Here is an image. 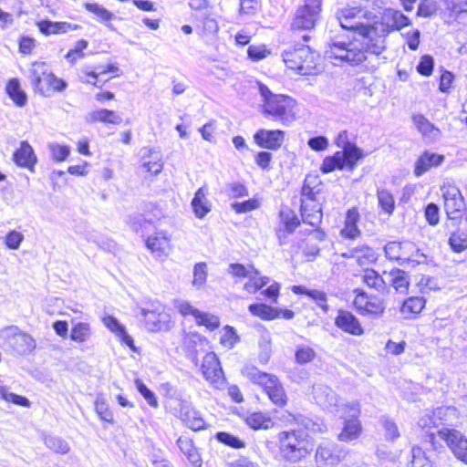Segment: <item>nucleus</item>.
<instances>
[{"label":"nucleus","mask_w":467,"mask_h":467,"mask_svg":"<svg viewBox=\"0 0 467 467\" xmlns=\"http://www.w3.org/2000/svg\"><path fill=\"white\" fill-rule=\"evenodd\" d=\"M372 12L360 6H346L337 12L340 26L350 31L357 32L361 39L346 40L335 38L326 46L325 58L334 65L347 64L357 66L367 59V41L370 40V24Z\"/></svg>","instance_id":"obj_1"},{"label":"nucleus","mask_w":467,"mask_h":467,"mask_svg":"<svg viewBox=\"0 0 467 467\" xmlns=\"http://www.w3.org/2000/svg\"><path fill=\"white\" fill-rule=\"evenodd\" d=\"M410 25V19L401 11L385 9L379 21L370 26V40L367 41V51L379 56L386 49V37L394 31H399Z\"/></svg>","instance_id":"obj_2"},{"label":"nucleus","mask_w":467,"mask_h":467,"mask_svg":"<svg viewBox=\"0 0 467 467\" xmlns=\"http://www.w3.org/2000/svg\"><path fill=\"white\" fill-rule=\"evenodd\" d=\"M262 98V112L265 118L289 125L295 119L296 101L285 95L274 94L266 85L257 82Z\"/></svg>","instance_id":"obj_3"},{"label":"nucleus","mask_w":467,"mask_h":467,"mask_svg":"<svg viewBox=\"0 0 467 467\" xmlns=\"http://www.w3.org/2000/svg\"><path fill=\"white\" fill-rule=\"evenodd\" d=\"M282 57L288 68L307 76L316 74L319 54L307 45L296 44L284 50Z\"/></svg>","instance_id":"obj_4"},{"label":"nucleus","mask_w":467,"mask_h":467,"mask_svg":"<svg viewBox=\"0 0 467 467\" xmlns=\"http://www.w3.org/2000/svg\"><path fill=\"white\" fill-rule=\"evenodd\" d=\"M281 455L291 462H297L312 451L308 434L302 430L281 431L278 434Z\"/></svg>","instance_id":"obj_5"},{"label":"nucleus","mask_w":467,"mask_h":467,"mask_svg":"<svg viewBox=\"0 0 467 467\" xmlns=\"http://www.w3.org/2000/svg\"><path fill=\"white\" fill-rule=\"evenodd\" d=\"M243 373L254 383L262 386L275 405L283 407L286 404V394L276 376L261 372L254 367L244 368Z\"/></svg>","instance_id":"obj_6"},{"label":"nucleus","mask_w":467,"mask_h":467,"mask_svg":"<svg viewBox=\"0 0 467 467\" xmlns=\"http://www.w3.org/2000/svg\"><path fill=\"white\" fill-rule=\"evenodd\" d=\"M317 181V177L306 176L302 187V195L305 197L301 203V217L304 223L313 227H318L322 222L323 213L318 202H316V195L319 189L312 186Z\"/></svg>","instance_id":"obj_7"},{"label":"nucleus","mask_w":467,"mask_h":467,"mask_svg":"<svg viewBox=\"0 0 467 467\" xmlns=\"http://www.w3.org/2000/svg\"><path fill=\"white\" fill-rule=\"evenodd\" d=\"M0 337L5 340L18 355H28L36 348V340L29 334L23 332L16 326H8L0 330Z\"/></svg>","instance_id":"obj_8"},{"label":"nucleus","mask_w":467,"mask_h":467,"mask_svg":"<svg viewBox=\"0 0 467 467\" xmlns=\"http://www.w3.org/2000/svg\"><path fill=\"white\" fill-rule=\"evenodd\" d=\"M323 0H304L295 14L292 28L298 30H310L315 27L322 10Z\"/></svg>","instance_id":"obj_9"},{"label":"nucleus","mask_w":467,"mask_h":467,"mask_svg":"<svg viewBox=\"0 0 467 467\" xmlns=\"http://www.w3.org/2000/svg\"><path fill=\"white\" fill-rule=\"evenodd\" d=\"M344 426L338 434V440L341 441H351L359 437L362 427L358 417L360 415V408L358 402H350L344 405Z\"/></svg>","instance_id":"obj_10"},{"label":"nucleus","mask_w":467,"mask_h":467,"mask_svg":"<svg viewBox=\"0 0 467 467\" xmlns=\"http://www.w3.org/2000/svg\"><path fill=\"white\" fill-rule=\"evenodd\" d=\"M54 74L44 62H35L29 69V79L34 90L44 97L50 96L51 81Z\"/></svg>","instance_id":"obj_11"},{"label":"nucleus","mask_w":467,"mask_h":467,"mask_svg":"<svg viewBox=\"0 0 467 467\" xmlns=\"http://www.w3.org/2000/svg\"><path fill=\"white\" fill-rule=\"evenodd\" d=\"M201 369L205 379L215 388L220 389L224 385L223 371L214 352H209L203 357Z\"/></svg>","instance_id":"obj_12"},{"label":"nucleus","mask_w":467,"mask_h":467,"mask_svg":"<svg viewBox=\"0 0 467 467\" xmlns=\"http://www.w3.org/2000/svg\"><path fill=\"white\" fill-rule=\"evenodd\" d=\"M437 432L447 442L453 454L467 464V438L460 431L449 428H442Z\"/></svg>","instance_id":"obj_13"},{"label":"nucleus","mask_w":467,"mask_h":467,"mask_svg":"<svg viewBox=\"0 0 467 467\" xmlns=\"http://www.w3.org/2000/svg\"><path fill=\"white\" fill-rule=\"evenodd\" d=\"M444 199V208L450 219H455L465 208L464 199L461 191L454 185H444L441 188Z\"/></svg>","instance_id":"obj_14"},{"label":"nucleus","mask_w":467,"mask_h":467,"mask_svg":"<svg viewBox=\"0 0 467 467\" xmlns=\"http://www.w3.org/2000/svg\"><path fill=\"white\" fill-rule=\"evenodd\" d=\"M316 402L325 410L338 411L339 398L337 394L325 384H316L313 387Z\"/></svg>","instance_id":"obj_15"},{"label":"nucleus","mask_w":467,"mask_h":467,"mask_svg":"<svg viewBox=\"0 0 467 467\" xmlns=\"http://www.w3.org/2000/svg\"><path fill=\"white\" fill-rule=\"evenodd\" d=\"M254 142L261 148L278 150L285 140V132L280 130L260 129L254 135Z\"/></svg>","instance_id":"obj_16"},{"label":"nucleus","mask_w":467,"mask_h":467,"mask_svg":"<svg viewBox=\"0 0 467 467\" xmlns=\"http://www.w3.org/2000/svg\"><path fill=\"white\" fill-rule=\"evenodd\" d=\"M344 456V451L336 443L328 441L321 442L316 451L317 461L322 462L324 465L337 464Z\"/></svg>","instance_id":"obj_17"},{"label":"nucleus","mask_w":467,"mask_h":467,"mask_svg":"<svg viewBox=\"0 0 467 467\" xmlns=\"http://www.w3.org/2000/svg\"><path fill=\"white\" fill-rule=\"evenodd\" d=\"M337 327L352 336H361L364 334V328L358 317L351 312L339 309L335 317Z\"/></svg>","instance_id":"obj_18"},{"label":"nucleus","mask_w":467,"mask_h":467,"mask_svg":"<svg viewBox=\"0 0 467 467\" xmlns=\"http://www.w3.org/2000/svg\"><path fill=\"white\" fill-rule=\"evenodd\" d=\"M178 417L188 428L193 431H200L205 427V421L201 413L188 401H180Z\"/></svg>","instance_id":"obj_19"},{"label":"nucleus","mask_w":467,"mask_h":467,"mask_svg":"<svg viewBox=\"0 0 467 467\" xmlns=\"http://www.w3.org/2000/svg\"><path fill=\"white\" fill-rule=\"evenodd\" d=\"M14 162L21 168H26L31 172H35V167L37 163V156L33 147L27 140H22L20 146L13 154Z\"/></svg>","instance_id":"obj_20"},{"label":"nucleus","mask_w":467,"mask_h":467,"mask_svg":"<svg viewBox=\"0 0 467 467\" xmlns=\"http://www.w3.org/2000/svg\"><path fill=\"white\" fill-rule=\"evenodd\" d=\"M141 164L148 172L157 175L163 169L162 157L155 149L144 147L140 150Z\"/></svg>","instance_id":"obj_21"},{"label":"nucleus","mask_w":467,"mask_h":467,"mask_svg":"<svg viewBox=\"0 0 467 467\" xmlns=\"http://www.w3.org/2000/svg\"><path fill=\"white\" fill-rule=\"evenodd\" d=\"M444 161V156L426 150L415 162L414 174L420 177L432 167H438Z\"/></svg>","instance_id":"obj_22"},{"label":"nucleus","mask_w":467,"mask_h":467,"mask_svg":"<svg viewBox=\"0 0 467 467\" xmlns=\"http://www.w3.org/2000/svg\"><path fill=\"white\" fill-rule=\"evenodd\" d=\"M37 27L39 31L46 35H59L67 33L71 30H78L80 28V26L77 24H71L68 22H53L50 20H41L37 22Z\"/></svg>","instance_id":"obj_23"},{"label":"nucleus","mask_w":467,"mask_h":467,"mask_svg":"<svg viewBox=\"0 0 467 467\" xmlns=\"http://www.w3.org/2000/svg\"><path fill=\"white\" fill-rule=\"evenodd\" d=\"M146 245L156 257L167 255L171 250L170 239L164 233H156L149 236Z\"/></svg>","instance_id":"obj_24"},{"label":"nucleus","mask_w":467,"mask_h":467,"mask_svg":"<svg viewBox=\"0 0 467 467\" xmlns=\"http://www.w3.org/2000/svg\"><path fill=\"white\" fill-rule=\"evenodd\" d=\"M145 326L151 332L167 331L171 328V317L166 311L149 315L144 318Z\"/></svg>","instance_id":"obj_25"},{"label":"nucleus","mask_w":467,"mask_h":467,"mask_svg":"<svg viewBox=\"0 0 467 467\" xmlns=\"http://www.w3.org/2000/svg\"><path fill=\"white\" fill-rule=\"evenodd\" d=\"M358 220L359 213L358 209L352 208L348 210L345 219V225L340 232L341 235L348 239H356L361 234L357 225Z\"/></svg>","instance_id":"obj_26"},{"label":"nucleus","mask_w":467,"mask_h":467,"mask_svg":"<svg viewBox=\"0 0 467 467\" xmlns=\"http://www.w3.org/2000/svg\"><path fill=\"white\" fill-rule=\"evenodd\" d=\"M87 121L90 123L102 122L105 124H120L122 118L113 110L100 109L88 113Z\"/></svg>","instance_id":"obj_27"},{"label":"nucleus","mask_w":467,"mask_h":467,"mask_svg":"<svg viewBox=\"0 0 467 467\" xmlns=\"http://www.w3.org/2000/svg\"><path fill=\"white\" fill-rule=\"evenodd\" d=\"M177 445L194 467L202 466L200 454L191 439L185 436H181L177 440Z\"/></svg>","instance_id":"obj_28"},{"label":"nucleus","mask_w":467,"mask_h":467,"mask_svg":"<svg viewBox=\"0 0 467 467\" xmlns=\"http://www.w3.org/2000/svg\"><path fill=\"white\" fill-rule=\"evenodd\" d=\"M413 244L410 242L399 243L389 242L384 246L386 257L389 260L405 261L409 260V255L405 253L406 249L411 248Z\"/></svg>","instance_id":"obj_29"},{"label":"nucleus","mask_w":467,"mask_h":467,"mask_svg":"<svg viewBox=\"0 0 467 467\" xmlns=\"http://www.w3.org/2000/svg\"><path fill=\"white\" fill-rule=\"evenodd\" d=\"M455 412V409L453 407H440V408H437L433 413H432V416L430 415V414H425L424 416H422L419 421H418V425L421 428V429H431L432 427H436L437 426V422L436 420H443V416H447V415H451V414H454Z\"/></svg>","instance_id":"obj_30"},{"label":"nucleus","mask_w":467,"mask_h":467,"mask_svg":"<svg viewBox=\"0 0 467 467\" xmlns=\"http://www.w3.org/2000/svg\"><path fill=\"white\" fill-rule=\"evenodd\" d=\"M206 195L207 190L204 187H201L197 190L192 200L194 214L200 219L203 218L211 211Z\"/></svg>","instance_id":"obj_31"},{"label":"nucleus","mask_w":467,"mask_h":467,"mask_svg":"<svg viewBox=\"0 0 467 467\" xmlns=\"http://www.w3.org/2000/svg\"><path fill=\"white\" fill-rule=\"evenodd\" d=\"M5 91L17 107H24L26 104L27 95L21 88L19 79L11 78L6 84Z\"/></svg>","instance_id":"obj_32"},{"label":"nucleus","mask_w":467,"mask_h":467,"mask_svg":"<svg viewBox=\"0 0 467 467\" xmlns=\"http://www.w3.org/2000/svg\"><path fill=\"white\" fill-rule=\"evenodd\" d=\"M84 7L93 14L99 22L104 23L108 28L114 30L113 26L110 24V21L115 18V15L112 12L97 3H85Z\"/></svg>","instance_id":"obj_33"},{"label":"nucleus","mask_w":467,"mask_h":467,"mask_svg":"<svg viewBox=\"0 0 467 467\" xmlns=\"http://www.w3.org/2000/svg\"><path fill=\"white\" fill-rule=\"evenodd\" d=\"M295 422L303 429L309 431L313 433L324 432L327 431V426L324 421L319 419H312L303 414H297L293 416Z\"/></svg>","instance_id":"obj_34"},{"label":"nucleus","mask_w":467,"mask_h":467,"mask_svg":"<svg viewBox=\"0 0 467 467\" xmlns=\"http://www.w3.org/2000/svg\"><path fill=\"white\" fill-rule=\"evenodd\" d=\"M244 421L254 430H268L274 425L272 419L266 413L261 411L247 414L244 418Z\"/></svg>","instance_id":"obj_35"},{"label":"nucleus","mask_w":467,"mask_h":467,"mask_svg":"<svg viewBox=\"0 0 467 467\" xmlns=\"http://www.w3.org/2000/svg\"><path fill=\"white\" fill-rule=\"evenodd\" d=\"M249 312L263 320L270 321L279 317V308L270 306L263 303L251 304Z\"/></svg>","instance_id":"obj_36"},{"label":"nucleus","mask_w":467,"mask_h":467,"mask_svg":"<svg viewBox=\"0 0 467 467\" xmlns=\"http://www.w3.org/2000/svg\"><path fill=\"white\" fill-rule=\"evenodd\" d=\"M361 279L366 285L378 292H384L386 289L383 277L374 269H365L361 275Z\"/></svg>","instance_id":"obj_37"},{"label":"nucleus","mask_w":467,"mask_h":467,"mask_svg":"<svg viewBox=\"0 0 467 467\" xmlns=\"http://www.w3.org/2000/svg\"><path fill=\"white\" fill-rule=\"evenodd\" d=\"M344 153L341 150L335 152L332 156L326 157L320 167L323 173H329L335 170H343L346 167Z\"/></svg>","instance_id":"obj_38"},{"label":"nucleus","mask_w":467,"mask_h":467,"mask_svg":"<svg viewBox=\"0 0 467 467\" xmlns=\"http://www.w3.org/2000/svg\"><path fill=\"white\" fill-rule=\"evenodd\" d=\"M391 285L399 293H405L408 290L410 282L407 272L399 268H393L389 271Z\"/></svg>","instance_id":"obj_39"},{"label":"nucleus","mask_w":467,"mask_h":467,"mask_svg":"<svg viewBox=\"0 0 467 467\" xmlns=\"http://www.w3.org/2000/svg\"><path fill=\"white\" fill-rule=\"evenodd\" d=\"M249 267L253 273L249 276V280L244 284V288L248 293L254 294L269 283V277H257L259 271L254 265H249Z\"/></svg>","instance_id":"obj_40"},{"label":"nucleus","mask_w":467,"mask_h":467,"mask_svg":"<svg viewBox=\"0 0 467 467\" xmlns=\"http://www.w3.org/2000/svg\"><path fill=\"white\" fill-rule=\"evenodd\" d=\"M91 337V327L89 323L78 322L74 324L70 331V339L77 343H84Z\"/></svg>","instance_id":"obj_41"},{"label":"nucleus","mask_w":467,"mask_h":467,"mask_svg":"<svg viewBox=\"0 0 467 467\" xmlns=\"http://www.w3.org/2000/svg\"><path fill=\"white\" fill-rule=\"evenodd\" d=\"M279 217L284 224L285 231L289 234L294 233L300 224L297 215L290 209H282L279 213Z\"/></svg>","instance_id":"obj_42"},{"label":"nucleus","mask_w":467,"mask_h":467,"mask_svg":"<svg viewBox=\"0 0 467 467\" xmlns=\"http://www.w3.org/2000/svg\"><path fill=\"white\" fill-rule=\"evenodd\" d=\"M352 255L360 265L372 263L377 259L375 251L368 245H359L352 248Z\"/></svg>","instance_id":"obj_43"},{"label":"nucleus","mask_w":467,"mask_h":467,"mask_svg":"<svg viewBox=\"0 0 467 467\" xmlns=\"http://www.w3.org/2000/svg\"><path fill=\"white\" fill-rule=\"evenodd\" d=\"M425 303L426 301L422 296H411L403 302L400 310L404 315H416L421 312Z\"/></svg>","instance_id":"obj_44"},{"label":"nucleus","mask_w":467,"mask_h":467,"mask_svg":"<svg viewBox=\"0 0 467 467\" xmlns=\"http://www.w3.org/2000/svg\"><path fill=\"white\" fill-rule=\"evenodd\" d=\"M45 445L57 453L66 454L70 447L67 441L54 435H46L44 438Z\"/></svg>","instance_id":"obj_45"},{"label":"nucleus","mask_w":467,"mask_h":467,"mask_svg":"<svg viewBox=\"0 0 467 467\" xmlns=\"http://www.w3.org/2000/svg\"><path fill=\"white\" fill-rule=\"evenodd\" d=\"M379 206L388 214H392L395 210V200L388 190L382 189L377 192Z\"/></svg>","instance_id":"obj_46"},{"label":"nucleus","mask_w":467,"mask_h":467,"mask_svg":"<svg viewBox=\"0 0 467 467\" xmlns=\"http://www.w3.org/2000/svg\"><path fill=\"white\" fill-rule=\"evenodd\" d=\"M0 396L4 400L11 402L15 405L25 408H29L31 405V402L26 397L10 392L8 390V387L6 386H0Z\"/></svg>","instance_id":"obj_47"},{"label":"nucleus","mask_w":467,"mask_h":467,"mask_svg":"<svg viewBox=\"0 0 467 467\" xmlns=\"http://www.w3.org/2000/svg\"><path fill=\"white\" fill-rule=\"evenodd\" d=\"M409 467H432L426 452L420 446H413L411 449V461Z\"/></svg>","instance_id":"obj_48"},{"label":"nucleus","mask_w":467,"mask_h":467,"mask_svg":"<svg viewBox=\"0 0 467 467\" xmlns=\"http://www.w3.org/2000/svg\"><path fill=\"white\" fill-rule=\"evenodd\" d=\"M95 410L99 417L107 422H113V413L109 410V404L107 403L105 398L99 394L95 400Z\"/></svg>","instance_id":"obj_49"},{"label":"nucleus","mask_w":467,"mask_h":467,"mask_svg":"<svg viewBox=\"0 0 467 467\" xmlns=\"http://www.w3.org/2000/svg\"><path fill=\"white\" fill-rule=\"evenodd\" d=\"M341 152L344 153V159L346 161V167L349 170H353L357 162L363 158L362 150L355 144L351 147L344 149Z\"/></svg>","instance_id":"obj_50"},{"label":"nucleus","mask_w":467,"mask_h":467,"mask_svg":"<svg viewBox=\"0 0 467 467\" xmlns=\"http://www.w3.org/2000/svg\"><path fill=\"white\" fill-rule=\"evenodd\" d=\"M448 243L453 252L461 253L467 249V234L456 231L451 234Z\"/></svg>","instance_id":"obj_51"},{"label":"nucleus","mask_w":467,"mask_h":467,"mask_svg":"<svg viewBox=\"0 0 467 467\" xmlns=\"http://www.w3.org/2000/svg\"><path fill=\"white\" fill-rule=\"evenodd\" d=\"M216 440L234 449H241L244 448L245 443L239 437L234 436L229 432L219 431L215 434Z\"/></svg>","instance_id":"obj_52"},{"label":"nucleus","mask_w":467,"mask_h":467,"mask_svg":"<svg viewBox=\"0 0 467 467\" xmlns=\"http://www.w3.org/2000/svg\"><path fill=\"white\" fill-rule=\"evenodd\" d=\"M260 354L259 359L263 363H266L271 355V336L269 332L265 331L259 339Z\"/></svg>","instance_id":"obj_53"},{"label":"nucleus","mask_w":467,"mask_h":467,"mask_svg":"<svg viewBox=\"0 0 467 467\" xmlns=\"http://www.w3.org/2000/svg\"><path fill=\"white\" fill-rule=\"evenodd\" d=\"M50 154L56 161H64L70 154V148L67 145H61L56 142L48 145Z\"/></svg>","instance_id":"obj_54"},{"label":"nucleus","mask_w":467,"mask_h":467,"mask_svg":"<svg viewBox=\"0 0 467 467\" xmlns=\"http://www.w3.org/2000/svg\"><path fill=\"white\" fill-rule=\"evenodd\" d=\"M140 311L144 319L148 317L149 315H155L157 313L166 311V307L158 300H149L143 304L140 308Z\"/></svg>","instance_id":"obj_55"},{"label":"nucleus","mask_w":467,"mask_h":467,"mask_svg":"<svg viewBox=\"0 0 467 467\" xmlns=\"http://www.w3.org/2000/svg\"><path fill=\"white\" fill-rule=\"evenodd\" d=\"M412 119L415 126L423 135H431L433 131H438V129L423 115H414Z\"/></svg>","instance_id":"obj_56"},{"label":"nucleus","mask_w":467,"mask_h":467,"mask_svg":"<svg viewBox=\"0 0 467 467\" xmlns=\"http://www.w3.org/2000/svg\"><path fill=\"white\" fill-rule=\"evenodd\" d=\"M438 10V5L434 0H420L417 16L422 17H431L436 14Z\"/></svg>","instance_id":"obj_57"},{"label":"nucleus","mask_w":467,"mask_h":467,"mask_svg":"<svg viewBox=\"0 0 467 467\" xmlns=\"http://www.w3.org/2000/svg\"><path fill=\"white\" fill-rule=\"evenodd\" d=\"M196 323L200 326H205L210 329H215L220 326L219 318L216 316L199 311L196 317Z\"/></svg>","instance_id":"obj_58"},{"label":"nucleus","mask_w":467,"mask_h":467,"mask_svg":"<svg viewBox=\"0 0 467 467\" xmlns=\"http://www.w3.org/2000/svg\"><path fill=\"white\" fill-rule=\"evenodd\" d=\"M207 278V265L205 263H198L194 265L193 269V281L192 284L196 287H201Z\"/></svg>","instance_id":"obj_59"},{"label":"nucleus","mask_w":467,"mask_h":467,"mask_svg":"<svg viewBox=\"0 0 467 467\" xmlns=\"http://www.w3.org/2000/svg\"><path fill=\"white\" fill-rule=\"evenodd\" d=\"M88 46V43L85 39L78 40L74 48L70 49L67 55L66 58L71 62H75L78 58H82L84 57L83 50L86 49Z\"/></svg>","instance_id":"obj_60"},{"label":"nucleus","mask_w":467,"mask_h":467,"mask_svg":"<svg viewBox=\"0 0 467 467\" xmlns=\"http://www.w3.org/2000/svg\"><path fill=\"white\" fill-rule=\"evenodd\" d=\"M315 358V351L307 346H299L296 351V360L297 363L305 364L310 362Z\"/></svg>","instance_id":"obj_61"},{"label":"nucleus","mask_w":467,"mask_h":467,"mask_svg":"<svg viewBox=\"0 0 467 467\" xmlns=\"http://www.w3.org/2000/svg\"><path fill=\"white\" fill-rule=\"evenodd\" d=\"M434 60L430 55L421 57L418 66L417 71L422 76H431L433 71Z\"/></svg>","instance_id":"obj_62"},{"label":"nucleus","mask_w":467,"mask_h":467,"mask_svg":"<svg viewBox=\"0 0 467 467\" xmlns=\"http://www.w3.org/2000/svg\"><path fill=\"white\" fill-rule=\"evenodd\" d=\"M425 218L430 225H437L440 221V208L437 204L431 202L424 210Z\"/></svg>","instance_id":"obj_63"},{"label":"nucleus","mask_w":467,"mask_h":467,"mask_svg":"<svg viewBox=\"0 0 467 467\" xmlns=\"http://www.w3.org/2000/svg\"><path fill=\"white\" fill-rule=\"evenodd\" d=\"M104 326L113 332L117 337L119 334H123L125 327L119 322V320L113 316H105L102 318Z\"/></svg>","instance_id":"obj_64"}]
</instances>
